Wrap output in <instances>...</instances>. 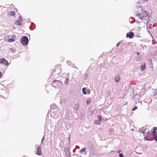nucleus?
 I'll return each mask as SVG.
<instances>
[{
	"mask_svg": "<svg viewBox=\"0 0 157 157\" xmlns=\"http://www.w3.org/2000/svg\"><path fill=\"white\" fill-rule=\"evenodd\" d=\"M142 133H143V134H144V132H142Z\"/></svg>",
	"mask_w": 157,
	"mask_h": 157,
	"instance_id": "31",
	"label": "nucleus"
},
{
	"mask_svg": "<svg viewBox=\"0 0 157 157\" xmlns=\"http://www.w3.org/2000/svg\"><path fill=\"white\" fill-rule=\"evenodd\" d=\"M119 157H123V155L122 153H120L119 154Z\"/></svg>",
	"mask_w": 157,
	"mask_h": 157,
	"instance_id": "22",
	"label": "nucleus"
},
{
	"mask_svg": "<svg viewBox=\"0 0 157 157\" xmlns=\"http://www.w3.org/2000/svg\"><path fill=\"white\" fill-rule=\"evenodd\" d=\"M36 154L39 155H41L42 152L41 151V147L40 146H38V147Z\"/></svg>",
	"mask_w": 157,
	"mask_h": 157,
	"instance_id": "6",
	"label": "nucleus"
},
{
	"mask_svg": "<svg viewBox=\"0 0 157 157\" xmlns=\"http://www.w3.org/2000/svg\"><path fill=\"white\" fill-rule=\"evenodd\" d=\"M145 63H144V64L142 65V66H140V68L141 70L144 71L145 70Z\"/></svg>",
	"mask_w": 157,
	"mask_h": 157,
	"instance_id": "12",
	"label": "nucleus"
},
{
	"mask_svg": "<svg viewBox=\"0 0 157 157\" xmlns=\"http://www.w3.org/2000/svg\"><path fill=\"white\" fill-rule=\"evenodd\" d=\"M69 79L68 78H67L65 82V83L67 85L69 83Z\"/></svg>",
	"mask_w": 157,
	"mask_h": 157,
	"instance_id": "14",
	"label": "nucleus"
},
{
	"mask_svg": "<svg viewBox=\"0 0 157 157\" xmlns=\"http://www.w3.org/2000/svg\"><path fill=\"white\" fill-rule=\"evenodd\" d=\"M2 76V73L1 72H0V78H1V77Z\"/></svg>",
	"mask_w": 157,
	"mask_h": 157,
	"instance_id": "24",
	"label": "nucleus"
},
{
	"mask_svg": "<svg viewBox=\"0 0 157 157\" xmlns=\"http://www.w3.org/2000/svg\"><path fill=\"white\" fill-rule=\"evenodd\" d=\"M139 15L140 19L146 21L147 23L148 22L149 20H148V14L146 11H143L141 14Z\"/></svg>",
	"mask_w": 157,
	"mask_h": 157,
	"instance_id": "1",
	"label": "nucleus"
},
{
	"mask_svg": "<svg viewBox=\"0 0 157 157\" xmlns=\"http://www.w3.org/2000/svg\"><path fill=\"white\" fill-rule=\"evenodd\" d=\"M21 157H26L24 155L23 156H22Z\"/></svg>",
	"mask_w": 157,
	"mask_h": 157,
	"instance_id": "30",
	"label": "nucleus"
},
{
	"mask_svg": "<svg viewBox=\"0 0 157 157\" xmlns=\"http://www.w3.org/2000/svg\"><path fill=\"white\" fill-rule=\"evenodd\" d=\"M22 20H17L15 21V24L16 25L20 26L22 25Z\"/></svg>",
	"mask_w": 157,
	"mask_h": 157,
	"instance_id": "9",
	"label": "nucleus"
},
{
	"mask_svg": "<svg viewBox=\"0 0 157 157\" xmlns=\"http://www.w3.org/2000/svg\"><path fill=\"white\" fill-rule=\"evenodd\" d=\"M86 151V148H82L80 150V151L81 152H84L85 151Z\"/></svg>",
	"mask_w": 157,
	"mask_h": 157,
	"instance_id": "20",
	"label": "nucleus"
},
{
	"mask_svg": "<svg viewBox=\"0 0 157 157\" xmlns=\"http://www.w3.org/2000/svg\"><path fill=\"white\" fill-rule=\"evenodd\" d=\"M155 26V25L154 24L153 25V27H154Z\"/></svg>",
	"mask_w": 157,
	"mask_h": 157,
	"instance_id": "32",
	"label": "nucleus"
},
{
	"mask_svg": "<svg viewBox=\"0 0 157 157\" xmlns=\"http://www.w3.org/2000/svg\"><path fill=\"white\" fill-rule=\"evenodd\" d=\"M137 109V106H136L135 107H134L133 108V109H132V111H134V110H135V109Z\"/></svg>",
	"mask_w": 157,
	"mask_h": 157,
	"instance_id": "21",
	"label": "nucleus"
},
{
	"mask_svg": "<svg viewBox=\"0 0 157 157\" xmlns=\"http://www.w3.org/2000/svg\"><path fill=\"white\" fill-rule=\"evenodd\" d=\"M137 55L139 56V53L138 52H137Z\"/></svg>",
	"mask_w": 157,
	"mask_h": 157,
	"instance_id": "27",
	"label": "nucleus"
},
{
	"mask_svg": "<svg viewBox=\"0 0 157 157\" xmlns=\"http://www.w3.org/2000/svg\"><path fill=\"white\" fill-rule=\"evenodd\" d=\"M16 39V36L15 35H12V38L7 40L8 41L10 42H14Z\"/></svg>",
	"mask_w": 157,
	"mask_h": 157,
	"instance_id": "7",
	"label": "nucleus"
},
{
	"mask_svg": "<svg viewBox=\"0 0 157 157\" xmlns=\"http://www.w3.org/2000/svg\"><path fill=\"white\" fill-rule=\"evenodd\" d=\"M28 42V38L26 36L22 37L21 40V43L22 45L24 46L27 45Z\"/></svg>",
	"mask_w": 157,
	"mask_h": 157,
	"instance_id": "2",
	"label": "nucleus"
},
{
	"mask_svg": "<svg viewBox=\"0 0 157 157\" xmlns=\"http://www.w3.org/2000/svg\"><path fill=\"white\" fill-rule=\"evenodd\" d=\"M118 45H119V44H118H118H117V46H118Z\"/></svg>",
	"mask_w": 157,
	"mask_h": 157,
	"instance_id": "29",
	"label": "nucleus"
},
{
	"mask_svg": "<svg viewBox=\"0 0 157 157\" xmlns=\"http://www.w3.org/2000/svg\"><path fill=\"white\" fill-rule=\"evenodd\" d=\"M120 79V77L118 75H117L115 78V80L116 82H118L119 81Z\"/></svg>",
	"mask_w": 157,
	"mask_h": 157,
	"instance_id": "13",
	"label": "nucleus"
},
{
	"mask_svg": "<svg viewBox=\"0 0 157 157\" xmlns=\"http://www.w3.org/2000/svg\"><path fill=\"white\" fill-rule=\"evenodd\" d=\"M75 107L76 110H77L78 109V105H76Z\"/></svg>",
	"mask_w": 157,
	"mask_h": 157,
	"instance_id": "23",
	"label": "nucleus"
},
{
	"mask_svg": "<svg viewBox=\"0 0 157 157\" xmlns=\"http://www.w3.org/2000/svg\"><path fill=\"white\" fill-rule=\"evenodd\" d=\"M44 137H43V138H42V140H41V143H43V141H44Z\"/></svg>",
	"mask_w": 157,
	"mask_h": 157,
	"instance_id": "25",
	"label": "nucleus"
},
{
	"mask_svg": "<svg viewBox=\"0 0 157 157\" xmlns=\"http://www.w3.org/2000/svg\"><path fill=\"white\" fill-rule=\"evenodd\" d=\"M153 136V138L154 140L157 141V134H155V135Z\"/></svg>",
	"mask_w": 157,
	"mask_h": 157,
	"instance_id": "18",
	"label": "nucleus"
},
{
	"mask_svg": "<svg viewBox=\"0 0 157 157\" xmlns=\"http://www.w3.org/2000/svg\"><path fill=\"white\" fill-rule=\"evenodd\" d=\"M8 14L11 16H14L15 15V13L14 11H11L8 13Z\"/></svg>",
	"mask_w": 157,
	"mask_h": 157,
	"instance_id": "11",
	"label": "nucleus"
},
{
	"mask_svg": "<svg viewBox=\"0 0 157 157\" xmlns=\"http://www.w3.org/2000/svg\"><path fill=\"white\" fill-rule=\"evenodd\" d=\"M98 119L99 120V121H102V118L101 117L100 115H98Z\"/></svg>",
	"mask_w": 157,
	"mask_h": 157,
	"instance_id": "19",
	"label": "nucleus"
},
{
	"mask_svg": "<svg viewBox=\"0 0 157 157\" xmlns=\"http://www.w3.org/2000/svg\"><path fill=\"white\" fill-rule=\"evenodd\" d=\"M134 36V33L132 32H130L129 33H127L126 37H128L130 39L132 38Z\"/></svg>",
	"mask_w": 157,
	"mask_h": 157,
	"instance_id": "8",
	"label": "nucleus"
},
{
	"mask_svg": "<svg viewBox=\"0 0 157 157\" xmlns=\"http://www.w3.org/2000/svg\"><path fill=\"white\" fill-rule=\"evenodd\" d=\"M0 64H3L6 66L9 65V63L8 61L4 58L0 59Z\"/></svg>",
	"mask_w": 157,
	"mask_h": 157,
	"instance_id": "5",
	"label": "nucleus"
},
{
	"mask_svg": "<svg viewBox=\"0 0 157 157\" xmlns=\"http://www.w3.org/2000/svg\"><path fill=\"white\" fill-rule=\"evenodd\" d=\"M82 92L83 94H86V89L85 88H83L82 89Z\"/></svg>",
	"mask_w": 157,
	"mask_h": 157,
	"instance_id": "17",
	"label": "nucleus"
},
{
	"mask_svg": "<svg viewBox=\"0 0 157 157\" xmlns=\"http://www.w3.org/2000/svg\"><path fill=\"white\" fill-rule=\"evenodd\" d=\"M56 74H61L62 72V68L61 66L59 65H57L55 67L53 70Z\"/></svg>",
	"mask_w": 157,
	"mask_h": 157,
	"instance_id": "3",
	"label": "nucleus"
},
{
	"mask_svg": "<svg viewBox=\"0 0 157 157\" xmlns=\"http://www.w3.org/2000/svg\"><path fill=\"white\" fill-rule=\"evenodd\" d=\"M153 131L152 132V136H154L155 134H157L156 133V131L157 129V128L156 127H154L153 128Z\"/></svg>",
	"mask_w": 157,
	"mask_h": 157,
	"instance_id": "10",
	"label": "nucleus"
},
{
	"mask_svg": "<svg viewBox=\"0 0 157 157\" xmlns=\"http://www.w3.org/2000/svg\"><path fill=\"white\" fill-rule=\"evenodd\" d=\"M121 152V151L120 150H119L118 151V153H120Z\"/></svg>",
	"mask_w": 157,
	"mask_h": 157,
	"instance_id": "28",
	"label": "nucleus"
},
{
	"mask_svg": "<svg viewBox=\"0 0 157 157\" xmlns=\"http://www.w3.org/2000/svg\"><path fill=\"white\" fill-rule=\"evenodd\" d=\"M94 123L95 124H100V121H94Z\"/></svg>",
	"mask_w": 157,
	"mask_h": 157,
	"instance_id": "16",
	"label": "nucleus"
},
{
	"mask_svg": "<svg viewBox=\"0 0 157 157\" xmlns=\"http://www.w3.org/2000/svg\"><path fill=\"white\" fill-rule=\"evenodd\" d=\"M91 100L90 99H88L86 101V104L88 105H89L91 102Z\"/></svg>",
	"mask_w": 157,
	"mask_h": 157,
	"instance_id": "15",
	"label": "nucleus"
},
{
	"mask_svg": "<svg viewBox=\"0 0 157 157\" xmlns=\"http://www.w3.org/2000/svg\"><path fill=\"white\" fill-rule=\"evenodd\" d=\"M144 139H145V140H147V137H144Z\"/></svg>",
	"mask_w": 157,
	"mask_h": 157,
	"instance_id": "26",
	"label": "nucleus"
},
{
	"mask_svg": "<svg viewBox=\"0 0 157 157\" xmlns=\"http://www.w3.org/2000/svg\"><path fill=\"white\" fill-rule=\"evenodd\" d=\"M60 83L62 84V82L58 80H54L52 81V85L54 87L59 86Z\"/></svg>",
	"mask_w": 157,
	"mask_h": 157,
	"instance_id": "4",
	"label": "nucleus"
}]
</instances>
